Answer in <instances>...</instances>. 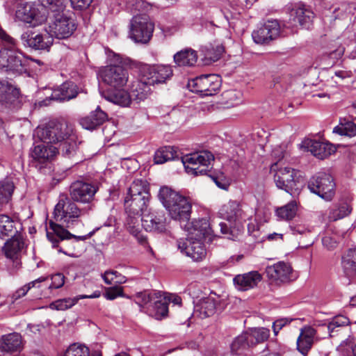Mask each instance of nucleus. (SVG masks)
<instances>
[{
    "label": "nucleus",
    "mask_w": 356,
    "mask_h": 356,
    "mask_svg": "<svg viewBox=\"0 0 356 356\" xmlns=\"http://www.w3.org/2000/svg\"><path fill=\"white\" fill-rule=\"evenodd\" d=\"M334 188L333 178L326 173H319L312 177L308 183V188L311 192L326 200H330L334 196Z\"/></svg>",
    "instance_id": "nucleus-14"
},
{
    "label": "nucleus",
    "mask_w": 356,
    "mask_h": 356,
    "mask_svg": "<svg viewBox=\"0 0 356 356\" xmlns=\"http://www.w3.org/2000/svg\"><path fill=\"white\" fill-rule=\"evenodd\" d=\"M154 25L146 15L134 16L130 24L131 38L137 42L146 43L152 36Z\"/></svg>",
    "instance_id": "nucleus-12"
},
{
    "label": "nucleus",
    "mask_w": 356,
    "mask_h": 356,
    "mask_svg": "<svg viewBox=\"0 0 356 356\" xmlns=\"http://www.w3.org/2000/svg\"><path fill=\"white\" fill-rule=\"evenodd\" d=\"M253 346H254V343L252 340H250L249 332H245L233 340L231 344V351L236 355H242Z\"/></svg>",
    "instance_id": "nucleus-39"
},
{
    "label": "nucleus",
    "mask_w": 356,
    "mask_h": 356,
    "mask_svg": "<svg viewBox=\"0 0 356 356\" xmlns=\"http://www.w3.org/2000/svg\"><path fill=\"white\" fill-rule=\"evenodd\" d=\"M280 33V26L277 20H268L252 33L254 42L257 44H268L276 39Z\"/></svg>",
    "instance_id": "nucleus-18"
},
{
    "label": "nucleus",
    "mask_w": 356,
    "mask_h": 356,
    "mask_svg": "<svg viewBox=\"0 0 356 356\" xmlns=\"http://www.w3.org/2000/svg\"><path fill=\"white\" fill-rule=\"evenodd\" d=\"M44 7H49L51 14L65 10V0H40Z\"/></svg>",
    "instance_id": "nucleus-53"
},
{
    "label": "nucleus",
    "mask_w": 356,
    "mask_h": 356,
    "mask_svg": "<svg viewBox=\"0 0 356 356\" xmlns=\"http://www.w3.org/2000/svg\"><path fill=\"white\" fill-rule=\"evenodd\" d=\"M350 323V321L349 318L345 316L338 315L333 317L327 325L330 336L331 337H334L335 333L338 332L342 327L348 325Z\"/></svg>",
    "instance_id": "nucleus-47"
},
{
    "label": "nucleus",
    "mask_w": 356,
    "mask_h": 356,
    "mask_svg": "<svg viewBox=\"0 0 356 356\" xmlns=\"http://www.w3.org/2000/svg\"><path fill=\"white\" fill-rule=\"evenodd\" d=\"M29 291V287H27L26 284L17 289L11 296L12 302H14L18 299L25 296Z\"/></svg>",
    "instance_id": "nucleus-60"
},
{
    "label": "nucleus",
    "mask_w": 356,
    "mask_h": 356,
    "mask_svg": "<svg viewBox=\"0 0 356 356\" xmlns=\"http://www.w3.org/2000/svg\"><path fill=\"white\" fill-rule=\"evenodd\" d=\"M19 91L6 81H0V103L13 104L18 98Z\"/></svg>",
    "instance_id": "nucleus-41"
},
{
    "label": "nucleus",
    "mask_w": 356,
    "mask_h": 356,
    "mask_svg": "<svg viewBox=\"0 0 356 356\" xmlns=\"http://www.w3.org/2000/svg\"><path fill=\"white\" fill-rule=\"evenodd\" d=\"M141 225L147 232H163L167 229L168 220L162 210H149L143 214Z\"/></svg>",
    "instance_id": "nucleus-17"
},
{
    "label": "nucleus",
    "mask_w": 356,
    "mask_h": 356,
    "mask_svg": "<svg viewBox=\"0 0 356 356\" xmlns=\"http://www.w3.org/2000/svg\"><path fill=\"white\" fill-rule=\"evenodd\" d=\"M102 96L108 102L121 106H129L132 101L130 93L122 88H114L112 92H103Z\"/></svg>",
    "instance_id": "nucleus-34"
},
{
    "label": "nucleus",
    "mask_w": 356,
    "mask_h": 356,
    "mask_svg": "<svg viewBox=\"0 0 356 356\" xmlns=\"http://www.w3.org/2000/svg\"><path fill=\"white\" fill-rule=\"evenodd\" d=\"M149 82L138 80L133 81L129 92L132 101L140 102L146 99L152 91Z\"/></svg>",
    "instance_id": "nucleus-32"
},
{
    "label": "nucleus",
    "mask_w": 356,
    "mask_h": 356,
    "mask_svg": "<svg viewBox=\"0 0 356 356\" xmlns=\"http://www.w3.org/2000/svg\"><path fill=\"white\" fill-rule=\"evenodd\" d=\"M158 197L170 218L179 221L184 229L186 224L191 222L192 202L189 197L166 186L161 187Z\"/></svg>",
    "instance_id": "nucleus-3"
},
{
    "label": "nucleus",
    "mask_w": 356,
    "mask_h": 356,
    "mask_svg": "<svg viewBox=\"0 0 356 356\" xmlns=\"http://www.w3.org/2000/svg\"><path fill=\"white\" fill-rule=\"evenodd\" d=\"M73 130V126L66 122L51 121L44 126L38 127L35 135L43 143L56 144L71 136Z\"/></svg>",
    "instance_id": "nucleus-6"
},
{
    "label": "nucleus",
    "mask_w": 356,
    "mask_h": 356,
    "mask_svg": "<svg viewBox=\"0 0 356 356\" xmlns=\"http://www.w3.org/2000/svg\"><path fill=\"white\" fill-rule=\"evenodd\" d=\"M297 204L296 201H291L287 204L279 207L275 210V214L280 220H290L296 215Z\"/></svg>",
    "instance_id": "nucleus-48"
},
{
    "label": "nucleus",
    "mask_w": 356,
    "mask_h": 356,
    "mask_svg": "<svg viewBox=\"0 0 356 356\" xmlns=\"http://www.w3.org/2000/svg\"><path fill=\"white\" fill-rule=\"evenodd\" d=\"M49 32L57 39H67L76 31L77 25L74 19L64 10L50 14Z\"/></svg>",
    "instance_id": "nucleus-7"
},
{
    "label": "nucleus",
    "mask_w": 356,
    "mask_h": 356,
    "mask_svg": "<svg viewBox=\"0 0 356 356\" xmlns=\"http://www.w3.org/2000/svg\"><path fill=\"white\" fill-rule=\"evenodd\" d=\"M75 202L65 195H60L54 207L53 213L54 220L67 224V227L76 221L86 213V210L80 209Z\"/></svg>",
    "instance_id": "nucleus-9"
},
{
    "label": "nucleus",
    "mask_w": 356,
    "mask_h": 356,
    "mask_svg": "<svg viewBox=\"0 0 356 356\" xmlns=\"http://www.w3.org/2000/svg\"><path fill=\"white\" fill-rule=\"evenodd\" d=\"M220 77L214 74L201 75L188 83L190 90L202 96L215 95L220 90Z\"/></svg>",
    "instance_id": "nucleus-11"
},
{
    "label": "nucleus",
    "mask_w": 356,
    "mask_h": 356,
    "mask_svg": "<svg viewBox=\"0 0 356 356\" xmlns=\"http://www.w3.org/2000/svg\"><path fill=\"white\" fill-rule=\"evenodd\" d=\"M270 335V330L267 328H254L249 332L250 340H252L254 345L267 340Z\"/></svg>",
    "instance_id": "nucleus-50"
},
{
    "label": "nucleus",
    "mask_w": 356,
    "mask_h": 356,
    "mask_svg": "<svg viewBox=\"0 0 356 356\" xmlns=\"http://www.w3.org/2000/svg\"><path fill=\"white\" fill-rule=\"evenodd\" d=\"M216 301L212 297L200 299L195 305V313L201 318L213 315L216 309Z\"/></svg>",
    "instance_id": "nucleus-33"
},
{
    "label": "nucleus",
    "mask_w": 356,
    "mask_h": 356,
    "mask_svg": "<svg viewBox=\"0 0 356 356\" xmlns=\"http://www.w3.org/2000/svg\"><path fill=\"white\" fill-rule=\"evenodd\" d=\"M342 268L348 277L356 275V249L348 250L342 257Z\"/></svg>",
    "instance_id": "nucleus-43"
},
{
    "label": "nucleus",
    "mask_w": 356,
    "mask_h": 356,
    "mask_svg": "<svg viewBox=\"0 0 356 356\" xmlns=\"http://www.w3.org/2000/svg\"><path fill=\"white\" fill-rule=\"evenodd\" d=\"M184 229L188 236L178 241V248L193 261H202L207 254L202 239L213 232L209 221L204 218L194 219L184 225Z\"/></svg>",
    "instance_id": "nucleus-1"
},
{
    "label": "nucleus",
    "mask_w": 356,
    "mask_h": 356,
    "mask_svg": "<svg viewBox=\"0 0 356 356\" xmlns=\"http://www.w3.org/2000/svg\"><path fill=\"white\" fill-rule=\"evenodd\" d=\"M24 349V339L21 334L13 332L0 337V356H15Z\"/></svg>",
    "instance_id": "nucleus-16"
},
{
    "label": "nucleus",
    "mask_w": 356,
    "mask_h": 356,
    "mask_svg": "<svg viewBox=\"0 0 356 356\" xmlns=\"http://www.w3.org/2000/svg\"><path fill=\"white\" fill-rule=\"evenodd\" d=\"M127 214L126 226L128 231L136 237L141 244H145L147 242L146 238L140 233V217L142 218L143 215Z\"/></svg>",
    "instance_id": "nucleus-37"
},
{
    "label": "nucleus",
    "mask_w": 356,
    "mask_h": 356,
    "mask_svg": "<svg viewBox=\"0 0 356 356\" xmlns=\"http://www.w3.org/2000/svg\"><path fill=\"white\" fill-rule=\"evenodd\" d=\"M289 323V321L286 318H281L275 321L273 324V329L275 335H277L279 331Z\"/></svg>",
    "instance_id": "nucleus-62"
},
{
    "label": "nucleus",
    "mask_w": 356,
    "mask_h": 356,
    "mask_svg": "<svg viewBox=\"0 0 356 356\" xmlns=\"http://www.w3.org/2000/svg\"><path fill=\"white\" fill-rule=\"evenodd\" d=\"M351 211L352 207L350 202H343L330 210L328 218L330 220L335 221L348 216Z\"/></svg>",
    "instance_id": "nucleus-45"
},
{
    "label": "nucleus",
    "mask_w": 356,
    "mask_h": 356,
    "mask_svg": "<svg viewBox=\"0 0 356 356\" xmlns=\"http://www.w3.org/2000/svg\"><path fill=\"white\" fill-rule=\"evenodd\" d=\"M58 152V148L43 143L37 145L31 149L30 155L35 163V166L45 165L50 163Z\"/></svg>",
    "instance_id": "nucleus-21"
},
{
    "label": "nucleus",
    "mask_w": 356,
    "mask_h": 356,
    "mask_svg": "<svg viewBox=\"0 0 356 356\" xmlns=\"http://www.w3.org/2000/svg\"><path fill=\"white\" fill-rule=\"evenodd\" d=\"M106 119V113L99 108H97L88 116L81 118L80 120V124L85 129L92 130L102 124Z\"/></svg>",
    "instance_id": "nucleus-30"
},
{
    "label": "nucleus",
    "mask_w": 356,
    "mask_h": 356,
    "mask_svg": "<svg viewBox=\"0 0 356 356\" xmlns=\"http://www.w3.org/2000/svg\"><path fill=\"white\" fill-rule=\"evenodd\" d=\"M316 334V331L309 326L300 330L296 343L298 350L303 355L305 356L312 348Z\"/></svg>",
    "instance_id": "nucleus-28"
},
{
    "label": "nucleus",
    "mask_w": 356,
    "mask_h": 356,
    "mask_svg": "<svg viewBox=\"0 0 356 356\" xmlns=\"http://www.w3.org/2000/svg\"><path fill=\"white\" fill-rule=\"evenodd\" d=\"M100 296L101 292L99 291H95L90 295H80L74 298L59 299L51 303L50 308L56 310H65L74 305L80 299L97 298L100 297Z\"/></svg>",
    "instance_id": "nucleus-36"
},
{
    "label": "nucleus",
    "mask_w": 356,
    "mask_h": 356,
    "mask_svg": "<svg viewBox=\"0 0 356 356\" xmlns=\"http://www.w3.org/2000/svg\"><path fill=\"white\" fill-rule=\"evenodd\" d=\"M178 158L173 147L166 146L159 149L154 154V161L156 164H162Z\"/></svg>",
    "instance_id": "nucleus-44"
},
{
    "label": "nucleus",
    "mask_w": 356,
    "mask_h": 356,
    "mask_svg": "<svg viewBox=\"0 0 356 356\" xmlns=\"http://www.w3.org/2000/svg\"><path fill=\"white\" fill-rule=\"evenodd\" d=\"M59 149L65 157L70 158L74 155L77 149V144L76 136L74 131L71 136L66 137V139L60 143Z\"/></svg>",
    "instance_id": "nucleus-46"
},
{
    "label": "nucleus",
    "mask_w": 356,
    "mask_h": 356,
    "mask_svg": "<svg viewBox=\"0 0 356 356\" xmlns=\"http://www.w3.org/2000/svg\"><path fill=\"white\" fill-rule=\"evenodd\" d=\"M261 280L262 275L258 271L253 270L236 275L233 282L238 290L245 291L256 287Z\"/></svg>",
    "instance_id": "nucleus-24"
},
{
    "label": "nucleus",
    "mask_w": 356,
    "mask_h": 356,
    "mask_svg": "<svg viewBox=\"0 0 356 356\" xmlns=\"http://www.w3.org/2000/svg\"><path fill=\"white\" fill-rule=\"evenodd\" d=\"M102 277L106 284H123L125 283L127 279L124 276L115 270H106L102 274Z\"/></svg>",
    "instance_id": "nucleus-49"
},
{
    "label": "nucleus",
    "mask_w": 356,
    "mask_h": 356,
    "mask_svg": "<svg viewBox=\"0 0 356 356\" xmlns=\"http://www.w3.org/2000/svg\"><path fill=\"white\" fill-rule=\"evenodd\" d=\"M219 213L222 218L229 222L236 221L243 218L241 204L235 200L225 204L220 209Z\"/></svg>",
    "instance_id": "nucleus-31"
},
{
    "label": "nucleus",
    "mask_w": 356,
    "mask_h": 356,
    "mask_svg": "<svg viewBox=\"0 0 356 356\" xmlns=\"http://www.w3.org/2000/svg\"><path fill=\"white\" fill-rule=\"evenodd\" d=\"M268 278L276 284L286 283L295 279L289 264L280 261L266 268Z\"/></svg>",
    "instance_id": "nucleus-19"
},
{
    "label": "nucleus",
    "mask_w": 356,
    "mask_h": 356,
    "mask_svg": "<svg viewBox=\"0 0 356 356\" xmlns=\"http://www.w3.org/2000/svg\"><path fill=\"white\" fill-rule=\"evenodd\" d=\"M51 284L49 285V289H58L63 286L65 283V277L61 273H56L53 275L51 277Z\"/></svg>",
    "instance_id": "nucleus-58"
},
{
    "label": "nucleus",
    "mask_w": 356,
    "mask_h": 356,
    "mask_svg": "<svg viewBox=\"0 0 356 356\" xmlns=\"http://www.w3.org/2000/svg\"><path fill=\"white\" fill-rule=\"evenodd\" d=\"M304 145L308 151L320 159L329 156L336 151L334 146L327 142L307 139L304 141Z\"/></svg>",
    "instance_id": "nucleus-26"
},
{
    "label": "nucleus",
    "mask_w": 356,
    "mask_h": 356,
    "mask_svg": "<svg viewBox=\"0 0 356 356\" xmlns=\"http://www.w3.org/2000/svg\"><path fill=\"white\" fill-rule=\"evenodd\" d=\"M271 170L275 172L274 181L277 188L293 196L300 193L304 186V180L298 171L289 167L278 168L277 163L272 165Z\"/></svg>",
    "instance_id": "nucleus-5"
},
{
    "label": "nucleus",
    "mask_w": 356,
    "mask_h": 356,
    "mask_svg": "<svg viewBox=\"0 0 356 356\" xmlns=\"http://www.w3.org/2000/svg\"><path fill=\"white\" fill-rule=\"evenodd\" d=\"M47 277H40L32 282H29L26 284V286L29 287V290L31 289L32 288L35 287H40L39 284L46 281Z\"/></svg>",
    "instance_id": "nucleus-63"
},
{
    "label": "nucleus",
    "mask_w": 356,
    "mask_h": 356,
    "mask_svg": "<svg viewBox=\"0 0 356 356\" xmlns=\"http://www.w3.org/2000/svg\"><path fill=\"white\" fill-rule=\"evenodd\" d=\"M337 350L343 356H356V343L352 346L350 341L345 340L337 347Z\"/></svg>",
    "instance_id": "nucleus-54"
},
{
    "label": "nucleus",
    "mask_w": 356,
    "mask_h": 356,
    "mask_svg": "<svg viewBox=\"0 0 356 356\" xmlns=\"http://www.w3.org/2000/svg\"><path fill=\"white\" fill-rule=\"evenodd\" d=\"M95 184L77 180L72 183L70 187V195L72 200L76 202L90 204L98 191Z\"/></svg>",
    "instance_id": "nucleus-15"
},
{
    "label": "nucleus",
    "mask_w": 356,
    "mask_h": 356,
    "mask_svg": "<svg viewBox=\"0 0 356 356\" xmlns=\"http://www.w3.org/2000/svg\"><path fill=\"white\" fill-rule=\"evenodd\" d=\"M291 230L294 235L300 234V235H306L308 233L311 232L310 229L305 227L302 225H296L294 226H291Z\"/></svg>",
    "instance_id": "nucleus-61"
},
{
    "label": "nucleus",
    "mask_w": 356,
    "mask_h": 356,
    "mask_svg": "<svg viewBox=\"0 0 356 356\" xmlns=\"http://www.w3.org/2000/svg\"><path fill=\"white\" fill-rule=\"evenodd\" d=\"M47 237L52 243L53 248H58V243L60 241H63L65 239L74 238L76 241H84L88 238L87 236H77L73 235L67 229H64L63 226L53 222L52 220L49 221V230H47Z\"/></svg>",
    "instance_id": "nucleus-22"
},
{
    "label": "nucleus",
    "mask_w": 356,
    "mask_h": 356,
    "mask_svg": "<svg viewBox=\"0 0 356 356\" xmlns=\"http://www.w3.org/2000/svg\"><path fill=\"white\" fill-rule=\"evenodd\" d=\"M64 356H89V350L85 346L74 343L69 346Z\"/></svg>",
    "instance_id": "nucleus-52"
},
{
    "label": "nucleus",
    "mask_w": 356,
    "mask_h": 356,
    "mask_svg": "<svg viewBox=\"0 0 356 356\" xmlns=\"http://www.w3.org/2000/svg\"><path fill=\"white\" fill-rule=\"evenodd\" d=\"M174 61L179 67L193 66L197 60V52L192 49H185L174 55Z\"/></svg>",
    "instance_id": "nucleus-38"
},
{
    "label": "nucleus",
    "mask_w": 356,
    "mask_h": 356,
    "mask_svg": "<svg viewBox=\"0 0 356 356\" xmlns=\"http://www.w3.org/2000/svg\"><path fill=\"white\" fill-rule=\"evenodd\" d=\"M154 296L153 303L148 305V311L149 315L160 320L168 315L170 299H167L161 292H154Z\"/></svg>",
    "instance_id": "nucleus-27"
},
{
    "label": "nucleus",
    "mask_w": 356,
    "mask_h": 356,
    "mask_svg": "<svg viewBox=\"0 0 356 356\" xmlns=\"http://www.w3.org/2000/svg\"><path fill=\"white\" fill-rule=\"evenodd\" d=\"M149 196L145 181L139 179L134 181L130 186L124 199L126 213L134 215L145 213Z\"/></svg>",
    "instance_id": "nucleus-4"
},
{
    "label": "nucleus",
    "mask_w": 356,
    "mask_h": 356,
    "mask_svg": "<svg viewBox=\"0 0 356 356\" xmlns=\"http://www.w3.org/2000/svg\"><path fill=\"white\" fill-rule=\"evenodd\" d=\"M15 188L12 177H6L0 181V205L6 204L11 200Z\"/></svg>",
    "instance_id": "nucleus-42"
},
{
    "label": "nucleus",
    "mask_w": 356,
    "mask_h": 356,
    "mask_svg": "<svg viewBox=\"0 0 356 356\" xmlns=\"http://www.w3.org/2000/svg\"><path fill=\"white\" fill-rule=\"evenodd\" d=\"M22 44L34 50L49 51L54 40L49 31L39 32L33 30H26L20 36Z\"/></svg>",
    "instance_id": "nucleus-13"
},
{
    "label": "nucleus",
    "mask_w": 356,
    "mask_h": 356,
    "mask_svg": "<svg viewBox=\"0 0 356 356\" xmlns=\"http://www.w3.org/2000/svg\"><path fill=\"white\" fill-rule=\"evenodd\" d=\"M344 51H345L344 47H339V48H337L334 51H332L330 54V56L331 58L339 59V58H340L343 55Z\"/></svg>",
    "instance_id": "nucleus-64"
},
{
    "label": "nucleus",
    "mask_w": 356,
    "mask_h": 356,
    "mask_svg": "<svg viewBox=\"0 0 356 356\" xmlns=\"http://www.w3.org/2000/svg\"><path fill=\"white\" fill-rule=\"evenodd\" d=\"M16 17L25 23H41L46 19L44 15L40 14L37 6L32 3L20 4L16 10Z\"/></svg>",
    "instance_id": "nucleus-23"
},
{
    "label": "nucleus",
    "mask_w": 356,
    "mask_h": 356,
    "mask_svg": "<svg viewBox=\"0 0 356 356\" xmlns=\"http://www.w3.org/2000/svg\"><path fill=\"white\" fill-rule=\"evenodd\" d=\"M0 70L13 75L29 72V57L17 47L16 41L0 27Z\"/></svg>",
    "instance_id": "nucleus-2"
},
{
    "label": "nucleus",
    "mask_w": 356,
    "mask_h": 356,
    "mask_svg": "<svg viewBox=\"0 0 356 356\" xmlns=\"http://www.w3.org/2000/svg\"><path fill=\"white\" fill-rule=\"evenodd\" d=\"M17 222L13 220L10 216L4 214L0 215V238L13 237L17 236L18 231L17 229Z\"/></svg>",
    "instance_id": "nucleus-40"
},
{
    "label": "nucleus",
    "mask_w": 356,
    "mask_h": 356,
    "mask_svg": "<svg viewBox=\"0 0 356 356\" xmlns=\"http://www.w3.org/2000/svg\"><path fill=\"white\" fill-rule=\"evenodd\" d=\"M80 91L75 83L66 81L58 90L53 92L51 99L59 101H68L75 98Z\"/></svg>",
    "instance_id": "nucleus-29"
},
{
    "label": "nucleus",
    "mask_w": 356,
    "mask_h": 356,
    "mask_svg": "<svg viewBox=\"0 0 356 356\" xmlns=\"http://www.w3.org/2000/svg\"><path fill=\"white\" fill-rule=\"evenodd\" d=\"M24 247V243L20 234L12 237L4 244L3 250L5 256L12 262V268L14 270L21 266V253Z\"/></svg>",
    "instance_id": "nucleus-20"
},
{
    "label": "nucleus",
    "mask_w": 356,
    "mask_h": 356,
    "mask_svg": "<svg viewBox=\"0 0 356 356\" xmlns=\"http://www.w3.org/2000/svg\"><path fill=\"white\" fill-rule=\"evenodd\" d=\"M224 51V49L221 45H218L215 49H207L206 52V58L209 59L211 61L218 60L222 52Z\"/></svg>",
    "instance_id": "nucleus-57"
},
{
    "label": "nucleus",
    "mask_w": 356,
    "mask_h": 356,
    "mask_svg": "<svg viewBox=\"0 0 356 356\" xmlns=\"http://www.w3.org/2000/svg\"><path fill=\"white\" fill-rule=\"evenodd\" d=\"M290 15L295 22H298L300 26L306 29L309 27L314 17V13L304 5L293 8Z\"/></svg>",
    "instance_id": "nucleus-35"
},
{
    "label": "nucleus",
    "mask_w": 356,
    "mask_h": 356,
    "mask_svg": "<svg viewBox=\"0 0 356 356\" xmlns=\"http://www.w3.org/2000/svg\"><path fill=\"white\" fill-rule=\"evenodd\" d=\"M70 2L73 8L83 10L90 5L92 0H70Z\"/></svg>",
    "instance_id": "nucleus-59"
},
{
    "label": "nucleus",
    "mask_w": 356,
    "mask_h": 356,
    "mask_svg": "<svg viewBox=\"0 0 356 356\" xmlns=\"http://www.w3.org/2000/svg\"><path fill=\"white\" fill-rule=\"evenodd\" d=\"M173 71L170 65H154L147 69V78L149 84L163 83L170 79Z\"/></svg>",
    "instance_id": "nucleus-25"
},
{
    "label": "nucleus",
    "mask_w": 356,
    "mask_h": 356,
    "mask_svg": "<svg viewBox=\"0 0 356 356\" xmlns=\"http://www.w3.org/2000/svg\"><path fill=\"white\" fill-rule=\"evenodd\" d=\"M333 131L341 136L353 137L356 135V124L352 122H348L334 127Z\"/></svg>",
    "instance_id": "nucleus-51"
},
{
    "label": "nucleus",
    "mask_w": 356,
    "mask_h": 356,
    "mask_svg": "<svg viewBox=\"0 0 356 356\" xmlns=\"http://www.w3.org/2000/svg\"><path fill=\"white\" fill-rule=\"evenodd\" d=\"M154 298V292L152 293L145 291L136 295L135 301L139 305H146L152 302Z\"/></svg>",
    "instance_id": "nucleus-55"
},
{
    "label": "nucleus",
    "mask_w": 356,
    "mask_h": 356,
    "mask_svg": "<svg viewBox=\"0 0 356 356\" xmlns=\"http://www.w3.org/2000/svg\"><path fill=\"white\" fill-rule=\"evenodd\" d=\"M104 297L107 300H114L118 297H123V288L119 286H114L106 289Z\"/></svg>",
    "instance_id": "nucleus-56"
},
{
    "label": "nucleus",
    "mask_w": 356,
    "mask_h": 356,
    "mask_svg": "<svg viewBox=\"0 0 356 356\" xmlns=\"http://www.w3.org/2000/svg\"><path fill=\"white\" fill-rule=\"evenodd\" d=\"M186 172L193 175H205L209 170L213 155L209 151L186 154L180 158Z\"/></svg>",
    "instance_id": "nucleus-8"
},
{
    "label": "nucleus",
    "mask_w": 356,
    "mask_h": 356,
    "mask_svg": "<svg viewBox=\"0 0 356 356\" xmlns=\"http://www.w3.org/2000/svg\"><path fill=\"white\" fill-rule=\"evenodd\" d=\"M114 62L103 67L100 72V76L104 83L118 88L124 87L129 79V74L120 64L122 58L118 55L113 56Z\"/></svg>",
    "instance_id": "nucleus-10"
}]
</instances>
